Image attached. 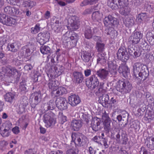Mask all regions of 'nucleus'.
<instances>
[{
	"mask_svg": "<svg viewBox=\"0 0 154 154\" xmlns=\"http://www.w3.org/2000/svg\"><path fill=\"white\" fill-rule=\"evenodd\" d=\"M146 18V14L145 13H141L139 14L136 18V20L139 22H141L145 20Z\"/></svg>",
	"mask_w": 154,
	"mask_h": 154,
	"instance_id": "45",
	"label": "nucleus"
},
{
	"mask_svg": "<svg viewBox=\"0 0 154 154\" xmlns=\"http://www.w3.org/2000/svg\"><path fill=\"white\" fill-rule=\"evenodd\" d=\"M14 94L11 92H8L5 95V99L6 101L11 103L14 98Z\"/></svg>",
	"mask_w": 154,
	"mask_h": 154,
	"instance_id": "33",
	"label": "nucleus"
},
{
	"mask_svg": "<svg viewBox=\"0 0 154 154\" xmlns=\"http://www.w3.org/2000/svg\"><path fill=\"white\" fill-rule=\"evenodd\" d=\"M5 129L9 130L12 128V124L11 122L9 121H6L5 123Z\"/></svg>",
	"mask_w": 154,
	"mask_h": 154,
	"instance_id": "54",
	"label": "nucleus"
},
{
	"mask_svg": "<svg viewBox=\"0 0 154 154\" xmlns=\"http://www.w3.org/2000/svg\"><path fill=\"white\" fill-rule=\"evenodd\" d=\"M40 96V94L38 93L35 92L31 95V98H33L35 103L37 104L38 102V99Z\"/></svg>",
	"mask_w": 154,
	"mask_h": 154,
	"instance_id": "46",
	"label": "nucleus"
},
{
	"mask_svg": "<svg viewBox=\"0 0 154 154\" xmlns=\"http://www.w3.org/2000/svg\"><path fill=\"white\" fill-rule=\"evenodd\" d=\"M107 5L112 9H116L118 8L117 0H109L107 2Z\"/></svg>",
	"mask_w": 154,
	"mask_h": 154,
	"instance_id": "36",
	"label": "nucleus"
},
{
	"mask_svg": "<svg viewBox=\"0 0 154 154\" xmlns=\"http://www.w3.org/2000/svg\"><path fill=\"white\" fill-rule=\"evenodd\" d=\"M103 83H101L100 86L101 87L99 88L97 93L100 94V95L99 97V101L103 106H105L108 103L109 100V96L108 94H105L106 90L102 88V85L104 84Z\"/></svg>",
	"mask_w": 154,
	"mask_h": 154,
	"instance_id": "4",
	"label": "nucleus"
},
{
	"mask_svg": "<svg viewBox=\"0 0 154 154\" xmlns=\"http://www.w3.org/2000/svg\"><path fill=\"white\" fill-rule=\"evenodd\" d=\"M71 24L70 27L69 26H67L68 29H69L71 31L76 30L79 27V24L78 21L75 20V18L74 17H72L71 20Z\"/></svg>",
	"mask_w": 154,
	"mask_h": 154,
	"instance_id": "20",
	"label": "nucleus"
},
{
	"mask_svg": "<svg viewBox=\"0 0 154 154\" xmlns=\"http://www.w3.org/2000/svg\"><path fill=\"white\" fill-rule=\"evenodd\" d=\"M85 75L86 77H88L91 74V70L90 69H87L84 71Z\"/></svg>",
	"mask_w": 154,
	"mask_h": 154,
	"instance_id": "60",
	"label": "nucleus"
},
{
	"mask_svg": "<svg viewBox=\"0 0 154 154\" xmlns=\"http://www.w3.org/2000/svg\"><path fill=\"white\" fill-rule=\"evenodd\" d=\"M144 69L143 66L140 63H136L133 66V75L134 78L138 80V74Z\"/></svg>",
	"mask_w": 154,
	"mask_h": 154,
	"instance_id": "10",
	"label": "nucleus"
},
{
	"mask_svg": "<svg viewBox=\"0 0 154 154\" xmlns=\"http://www.w3.org/2000/svg\"><path fill=\"white\" fill-rule=\"evenodd\" d=\"M33 68V67L30 64L26 65L24 67V69L26 70H31Z\"/></svg>",
	"mask_w": 154,
	"mask_h": 154,
	"instance_id": "59",
	"label": "nucleus"
},
{
	"mask_svg": "<svg viewBox=\"0 0 154 154\" xmlns=\"http://www.w3.org/2000/svg\"><path fill=\"white\" fill-rule=\"evenodd\" d=\"M123 23L127 27L132 26L134 23V21L133 18L127 17L123 19Z\"/></svg>",
	"mask_w": 154,
	"mask_h": 154,
	"instance_id": "31",
	"label": "nucleus"
},
{
	"mask_svg": "<svg viewBox=\"0 0 154 154\" xmlns=\"http://www.w3.org/2000/svg\"><path fill=\"white\" fill-rule=\"evenodd\" d=\"M50 38V34L47 31L40 32L38 35L37 42L40 45H43L48 41Z\"/></svg>",
	"mask_w": 154,
	"mask_h": 154,
	"instance_id": "8",
	"label": "nucleus"
},
{
	"mask_svg": "<svg viewBox=\"0 0 154 154\" xmlns=\"http://www.w3.org/2000/svg\"><path fill=\"white\" fill-rule=\"evenodd\" d=\"M147 147L151 150H154V138L148 137L146 139Z\"/></svg>",
	"mask_w": 154,
	"mask_h": 154,
	"instance_id": "24",
	"label": "nucleus"
},
{
	"mask_svg": "<svg viewBox=\"0 0 154 154\" xmlns=\"http://www.w3.org/2000/svg\"><path fill=\"white\" fill-rule=\"evenodd\" d=\"M19 89L21 91H25L27 90L26 85L22 82L20 83Z\"/></svg>",
	"mask_w": 154,
	"mask_h": 154,
	"instance_id": "57",
	"label": "nucleus"
},
{
	"mask_svg": "<svg viewBox=\"0 0 154 154\" xmlns=\"http://www.w3.org/2000/svg\"><path fill=\"white\" fill-rule=\"evenodd\" d=\"M148 75V73L146 72L144 69L138 73V80L136 79V78H135V79L136 81H137L139 83H141V82H143L146 79Z\"/></svg>",
	"mask_w": 154,
	"mask_h": 154,
	"instance_id": "17",
	"label": "nucleus"
},
{
	"mask_svg": "<svg viewBox=\"0 0 154 154\" xmlns=\"http://www.w3.org/2000/svg\"><path fill=\"white\" fill-rule=\"evenodd\" d=\"M4 11L6 14L10 15H18L21 14L19 9L16 7L12 8L7 6L5 8Z\"/></svg>",
	"mask_w": 154,
	"mask_h": 154,
	"instance_id": "15",
	"label": "nucleus"
},
{
	"mask_svg": "<svg viewBox=\"0 0 154 154\" xmlns=\"http://www.w3.org/2000/svg\"><path fill=\"white\" fill-rule=\"evenodd\" d=\"M67 91L66 88L60 87L57 89L53 91L52 92L55 94V96L57 97L66 93Z\"/></svg>",
	"mask_w": 154,
	"mask_h": 154,
	"instance_id": "23",
	"label": "nucleus"
},
{
	"mask_svg": "<svg viewBox=\"0 0 154 154\" xmlns=\"http://www.w3.org/2000/svg\"><path fill=\"white\" fill-rule=\"evenodd\" d=\"M23 53H25V56H29L31 54L30 50L29 48H27L26 47L23 48Z\"/></svg>",
	"mask_w": 154,
	"mask_h": 154,
	"instance_id": "55",
	"label": "nucleus"
},
{
	"mask_svg": "<svg viewBox=\"0 0 154 154\" xmlns=\"http://www.w3.org/2000/svg\"><path fill=\"white\" fill-rule=\"evenodd\" d=\"M117 57L119 59L126 61L129 58L126 49L124 47L120 48L117 53Z\"/></svg>",
	"mask_w": 154,
	"mask_h": 154,
	"instance_id": "6",
	"label": "nucleus"
},
{
	"mask_svg": "<svg viewBox=\"0 0 154 154\" xmlns=\"http://www.w3.org/2000/svg\"><path fill=\"white\" fill-rule=\"evenodd\" d=\"M82 123L80 120H74L71 123V126L75 131H78L82 126Z\"/></svg>",
	"mask_w": 154,
	"mask_h": 154,
	"instance_id": "18",
	"label": "nucleus"
},
{
	"mask_svg": "<svg viewBox=\"0 0 154 154\" xmlns=\"http://www.w3.org/2000/svg\"><path fill=\"white\" fill-rule=\"evenodd\" d=\"M128 52L130 55H132L133 53L135 51L134 49L133 48H131L130 47H128Z\"/></svg>",
	"mask_w": 154,
	"mask_h": 154,
	"instance_id": "63",
	"label": "nucleus"
},
{
	"mask_svg": "<svg viewBox=\"0 0 154 154\" xmlns=\"http://www.w3.org/2000/svg\"><path fill=\"white\" fill-rule=\"evenodd\" d=\"M134 57L137 58L140 55L141 53L139 50H137L136 51H134Z\"/></svg>",
	"mask_w": 154,
	"mask_h": 154,
	"instance_id": "62",
	"label": "nucleus"
},
{
	"mask_svg": "<svg viewBox=\"0 0 154 154\" xmlns=\"http://www.w3.org/2000/svg\"><path fill=\"white\" fill-rule=\"evenodd\" d=\"M58 117L61 121V123L63 124L67 121V117L66 116L64 115L62 112L59 113Z\"/></svg>",
	"mask_w": 154,
	"mask_h": 154,
	"instance_id": "49",
	"label": "nucleus"
},
{
	"mask_svg": "<svg viewBox=\"0 0 154 154\" xmlns=\"http://www.w3.org/2000/svg\"><path fill=\"white\" fill-rule=\"evenodd\" d=\"M99 83L97 77L95 75H91L86 81V85L88 87H92L93 89L98 86Z\"/></svg>",
	"mask_w": 154,
	"mask_h": 154,
	"instance_id": "7",
	"label": "nucleus"
},
{
	"mask_svg": "<svg viewBox=\"0 0 154 154\" xmlns=\"http://www.w3.org/2000/svg\"><path fill=\"white\" fill-rule=\"evenodd\" d=\"M41 28L40 24L37 23L34 27H32L31 28V32L33 34H36L40 31Z\"/></svg>",
	"mask_w": 154,
	"mask_h": 154,
	"instance_id": "41",
	"label": "nucleus"
},
{
	"mask_svg": "<svg viewBox=\"0 0 154 154\" xmlns=\"http://www.w3.org/2000/svg\"><path fill=\"white\" fill-rule=\"evenodd\" d=\"M68 99L69 103L73 106H76L81 102L79 97L75 94L71 95L68 97Z\"/></svg>",
	"mask_w": 154,
	"mask_h": 154,
	"instance_id": "12",
	"label": "nucleus"
},
{
	"mask_svg": "<svg viewBox=\"0 0 154 154\" xmlns=\"http://www.w3.org/2000/svg\"><path fill=\"white\" fill-rule=\"evenodd\" d=\"M92 119L91 127L94 131H97L100 129V125L101 123V120L100 119L97 117H94Z\"/></svg>",
	"mask_w": 154,
	"mask_h": 154,
	"instance_id": "13",
	"label": "nucleus"
},
{
	"mask_svg": "<svg viewBox=\"0 0 154 154\" xmlns=\"http://www.w3.org/2000/svg\"><path fill=\"white\" fill-rule=\"evenodd\" d=\"M97 31V29L96 28L91 29L89 26L86 27L85 31V38L88 39H90L92 38L93 35L96 33Z\"/></svg>",
	"mask_w": 154,
	"mask_h": 154,
	"instance_id": "14",
	"label": "nucleus"
},
{
	"mask_svg": "<svg viewBox=\"0 0 154 154\" xmlns=\"http://www.w3.org/2000/svg\"><path fill=\"white\" fill-rule=\"evenodd\" d=\"M96 48L98 52H102L104 49V44L103 43L97 42L96 44Z\"/></svg>",
	"mask_w": 154,
	"mask_h": 154,
	"instance_id": "48",
	"label": "nucleus"
},
{
	"mask_svg": "<svg viewBox=\"0 0 154 154\" xmlns=\"http://www.w3.org/2000/svg\"><path fill=\"white\" fill-rule=\"evenodd\" d=\"M72 141L75 145L79 146H83L86 143L87 140L86 137L81 134H73L72 136Z\"/></svg>",
	"mask_w": 154,
	"mask_h": 154,
	"instance_id": "2",
	"label": "nucleus"
},
{
	"mask_svg": "<svg viewBox=\"0 0 154 154\" xmlns=\"http://www.w3.org/2000/svg\"><path fill=\"white\" fill-rule=\"evenodd\" d=\"M98 0H84L80 4V5L82 7L88 5H92L96 4Z\"/></svg>",
	"mask_w": 154,
	"mask_h": 154,
	"instance_id": "39",
	"label": "nucleus"
},
{
	"mask_svg": "<svg viewBox=\"0 0 154 154\" xmlns=\"http://www.w3.org/2000/svg\"><path fill=\"white\" fill-rule=\"evenodd\" d=\"M80 118L86 122V123L88 124L89 121L91 120V119H92V117L91 116L87 113H81L79 115Z\"/></svg>",
	"mask_w": 154,
	"mask_h": 154,
	"instance_id": "30",
	"label": "nucleus"
},
{
	"mask_svg": "<svg viewBox=\"0 0 154 154\" xmlns=\"http://www.w3.org/2000/svg\"><path fill=\"white\" fill-rule=\"evenodd\" d=\"M6 70L7 72L10 75H15L17 72H18L17 70L15 68L10 66L7 67Z\"/></svg>",
	"mask_w": 154,
	"mask_h": 154,
	"instance_id": "40",
	"label": "nucleus"
},
{
	"mask_svg": "<svg viewBox=\"0 0 154 154\" xmlns=\"http://www.w3.org/2000/svg\"><path fill=\"white\" fill-rule=\"evenodd\" d=\"M146 38L150 45H154V35L152 36L146 35Z\"/></svg>",
	"mask_w": 154,
	"mask_h": 154,
	"instance_id": "53",
	"label": "nucleus"
},
{
	"mask_svg": "<svg viewBox=\"0 0 154 154\" xmlns=\"http://www.w3.org/2000/svg\"><path fill=\"white\" fill-rule=\"evenodd\" d=\"M94 53L93 51L85 52L82 56L83 60L85 62H88L90 60L92 57L94 55Z\"/></svg>",
	"mask_w": 154,
	"mask_h": 154,
	"instance_id": "25",
	"label": "nucleus"
},
{
	"mask_svg": "<svg viewBox=\"0 0 154 154\" xmlns=\"http://www.w3.org/2000/svg\"><path fill=\"white\" fill-rule=\"evenodd\" d=\"M128 0H117V3L118 5V8L124 7L128 5Z\"/></svg>",
	"mask_w": 154,
	"mask_h": 154,
	"instance_id": "43",
	"label": "nucleus"
},
{
	"mask_svg": "<svg viewBox=\"0 0 154 154\" xmlns=\"http://www.w3.org/2000/svg\"><path fill=\"white\" fill-rule=\"evenodd\" d=\"M79 150L75 147L68 149L66 151V154H78Z\"/></svg>",
	"mask_w": 154,
	"mask_h": 154,
	"instance_id": "51",
	"label": "nucleus"
},
{
	"mask_svg": "<svg viewBox=\"0 0 154 154\" xmlns=\"http://www.w3.org/2000/svg\"><path fill=\"white\" fill-rule=\"evenodd\" d=\"M11 131L7 129H4L3 130L1 131V134L4 137H8L10 134Z\"/></svg>",
	"mask_w": 154,
	"mask_h": 154,
	"instance_id": "50",
	"label": "nucleus"
},
{
	"mask_svg": "<svg viewBox=\"0 0 154 154\" xmlns=\"http://www.w3.org/2000/svg\"><path fill=\"white\" fill-rule=\"evenodd\" d=\"M118 71L120 73L124 75L127 74L129 72L128 68L125 64H121L119 67Z\"/></svg>",
	"mask_w": 154,
	"mask_h": 154,
	"instance_id": "32",
	"label": "nucleus"
},
{
	"mask_svg": "<svg viewBox=\"0 0 154 154\" xmlns=\"http://www.w3.org/2000/svg\"><path fill=\"white\" fill-rule=\"evenodd\" d=\"M143 34L140 32H134L129 37L128 40L129 42L133 45L138 44L143 37Z\"/></svg>",
	"mask_w": 154,
	"mask_h": 154,
	"instance_id": "5",
	"label": "nucleus"
},
{
	"mask_svg": "<svg viewBox=\"0 0 154 154\" xmlns=\"http://www.w3.org/2000/svg\"><path fill=\"white\" fill-rule=\"evenodd\" d=\"M140 153H143V154H147L148 152L147 150L144 147H142L140 150Z\"/></svg>",
	"mask_w": 154,
	"mask_h": 154,
	"instance_id": "64",
	"label": "nucleus"
},
{
	"mask_svg": "<svg viewBox=\"0 0 154 154\" xmlns=\"http://www.w3.org/2000/svg\"><path fill=\"white\" fill-rule=\"evenodd\" d=\"M96 74L102 79H106L108 75V72L105 69H100L97 71Z\"/></svg>",
	"mask_w": 154,
	"mask_h": 154,
	"instance_id": "21",
	"label": "nucleus"
},
{
	"mask_svg": "<svg viewBox=\"0 0 154 154\" xmlns=\"http://www.w3.org/2000/svg\"><path fill=\"white\" fill-rule=\"evenodd\" d=\"M88 151L90 154H96V150L93 149L91 146L88 148Z\"/></svg>",
	"mask_w": 154,
	"mask_h": 154,
	"instance_id": "61",
	"label": "nucleus"
},
{
	"mask_svg": "<svg viewBox=\"0 0 154 154\" xmlns=\"http://www.w3.org/2000/svg\"><path fill=\"white\" fill-rule=\"evenodd\" d=\"M132 88L131 84L127 81H119L116 87V89L118 91L125 93H129Z\"/></svg>",
	"mask_w": 154,
	"mask_h": 154,
	"instance_id": "3",
	"label": "nucleus"
},
{
	"mask_svg": "<svg viewBox=\"0 0 154 154\" xmlns=\"http://www.w3.org/2000/svg\"><path fill=\"white\" fill-rule=\"evenodd\" d=\"M56 81H53L52 80H49L48 84V86L50 89L52 90H55L56 89L55 87H57V84H56Z\"/></svg>",
	"mask_w": 154,
	"mask_h": 154,
	"instance_id": "44",
	"label": "nucleus"
},
{
	"mask_svg": "<svg viewBox=\"0 0 154 154\" xmlns=\"http://www.w3.org/2000/svg\"><path fill=\"white\" fill-rule=\"evenodd\" d=\"M55 107L54 101L53 100H50L47 103H45L44 106V110L47 111L48 110H52Z\"/></svg>",
	"mask_w": 154,
	"mask_h": 154,
	"instance_id": "27",
	"label": "nucleus"
},
{
	"mask_svg": "<svg viewBox=\"0 0 154 154\" xmlns=\"http://www.w3.org/2000/svg\"><path fill=\"white\" fill-rule=\"evenodd\" d=\"M12 131L15 134H18L20 132L19 128L17 126H15L12 129Z\"/></svg>",
	"mask_w": 154,
	"mask_h": 154,
	"instance_id": "58",
	"label": "nucleus"
},
{
	"mask_svg": "<svg viewBox=\"0 0 154 154\" xmlns=\"http://www.w3.org/2000/svg\"><path fill=\"white\" fill-rule=\"evenodd\" d=\"M79 36L77 34L73 32L72 35L70 37V39L73 41L72 42H74V45H75L79 38Z\"/></svg>",
	"mask_w": 154,
	"mask_h": 154,
	"instance_id": "47",
	"label": "nucleus"
},
{
	"mask_svg": "<svg viewBox=\"0 0 154 154\" xmlns=\"http://www.w3.org/2000/svg\"><path fill=\"white\" fill-rule=\"evenodd\" d=\"M108 66L109 73L112 75H115L117 73V67L115 62H109L108 64Z\"/></svg>",
	"mask_w": 154,
	"mask_h": 154,
	"instance_id": "19",
	"label": "nucleus"
},
{
	"mask_svg": "<svg viewBox=\"0 0 154 154\" xmlns=\"http://www.w3.org/2000/svg\"><path fill=\"white\" fill-rule=\"evenodd\" d=\"M103 16V14L99 11H96L94 12L92 15V19L95 21L100 20Z\"/></svg>",
	"mask_w": 154,
	"mask_h": 154,
	"instance_id": "28",
	"label": "nucleus"
},
{
	"mask_svg": "<svg viewBox=\"0 0 154 154\" xmlns=\"http://www.w3.org/2000/svg\"><path fill=\"white\" fill-rule=\"evenodd\" d=\"M106 54L105 53H98L97 54V62L98 64H103L105 63L106 61Z\"/></svg>",
	"mask_w": 154,
	"mask_h": 154,
	"instance_id": "26",
	"label": "nucleus"
},
{
	"mask_svg": "<svg viewBox=\"0 0 154 154\" xmlns=\"http://www.w3.org/2000/svg\"><path fill=\"white\" fill-rule=\"evenodd\" d=\"M19 47L17 42H14L11 44H8L7 47V50L10 51L12 52H15L17 51Z\"/></svg>",
	"mask_w": 154,
	"mask_h": 154,
	"instance_id": "29",
	"label": "nucleus"
},
{
	"mask_svg": "<svg viewBox=\"0 0 154 154\" xmlns=\"http://www.w3.org/2000/svg\"><path fill=\"white\" fill-rule=\"evenodd\" d=\"M56 116L54 113L50 111L45 113L43 117V121L47 128L54 127L56 122Z\"/></svg>",
	"mask_w": 154,
	"mask_h": 154,
	"instance_id": "1",
	"label": "nucleus"
},
{
	"mask_svg": "<svg viewBox=\"0 0 154 154\" xmlns=\"http://www.w3.org/2000/svg\"><path fill=\"white\" fill-rule=\"evenodd\" d=\"M104 33L106 35H109L110 37L112 38L114 36L115 31L114 30L112 27H110L106 29Z\"/></svg>",
	"mask_w": 154,
	"mask_h": 154,
	"instance_id": "42",
	"label": "nucleus"
},
{
	"mask_svg": "<svg viewBox=\"0 0 154 154\" xmlns=\"http://www.w3.org/2000/svg\"><path fill=\"white\" fill-rule=\"evenodd\" d=\"M28 99H23L21 102V105L19 106V109L20 113L23 112L25 109V108L28 104Z\"/></svg>",
	"mask_w": 154,
	"mask_h": 154,
	"instance_id": "38",
	"label": "nucleus"
},
{
	"mask_svg": "<svg viewBox=\"0 0 154 154\" xmlns=\"http://www.w3.org/2000/svg\"><path fill=\"white\" fill-rule=\"evenodd\" d=\"M58 24H59L58 21H56V24L54 27V30L56 32H58L60 30L61 28V27L58 25Z\"/></svg>",
	"mask_w": 154,
	"mask_h": 154,
	"instance_id": "56",
	"label": "nucleus"
},
{
	"mask_svg": "<svg viewBox=\"0 0 154 154\" xmlns=\"http://www.w3.org/2000/svg\"><path fill=\"white\" fill-rule=\"evenodd\" d=\"M111 122V120L110 118L105 119L104 121V129L108 132L111 129L110 123Z\"/></svg>",
	"mask_w": 154,
	"mask_h": 154,
	"instance_id": "34",
	"label": "nucleus"
},
{
	"mask_svg": "<svg viewBox=\"0 0 154 154\" xmlns=\"http://www.w3.org/2000/svg\"><path fill=\"white\" fill-rule=\"evenodd\" d=\"M73 75L75 81L78 83L82 82L84 79L83 75L80 72H73Z\"/></svg>",
	"mask_w": 154,
	"mask_h": 154,
	"instance_id": "22",
	"label": "nucleus"
},
{
	"mask_svg": "<svg viewBox=\"0 0 154 154\" xmlns=\"http://www.w3.org/2000/svg\"><path fill=\"white\" fill-rule=\"evenodd\" d=\"M103 22L105 26H106L109 25H114L116 24V19L111 15H109L105 18Z\"/></svg>",
	"mask_w": 154,
	"mask_h": 154,
	"instance_id": "16",
	"label": "nucleus"
},
{
	"mask_svg": "<svg viewBox=\"0 0 154 154\" xmlns=\"http://www.w3.org/2000/svg\"><path fill=\"white\" fill-rule=\"evenodd\" d=\"M55 103L56 106L60 109H65L67 108V102L65 98L61 97L57 99Z\"/></svg>",
	"mask_w": 154,
	"mask_h": 154,
	"instance_id": "11",
	"label": "nucleus"
},
{
	"mask_svg": "<svg viewBox=\"0 0 154 154\" xmlns=\"http://www.w3.org/2000/svg\"><path fill=\"white\" fill-rule=\"evenodd\" d=\"M41 52L43 54H49L51 53V48L47 45H43L40 48Z\"/></svg>",
	"mask_w": 154,
	"mask_h": 154,
	"instance_id": "37",
	"label": "nucleus"
},
{
	"mask_svg": "<svg viewBox=\"0 0 154 154\" xmlns=\"http://www.w3.org/2000/svg\"><path fill=\"white\" fill-rule=\"evenodd\" d=\"M131 11V9L128 5L123 8H121L120 10V13L124 16L128 15Z\"/></svg>",
	"mask_w": 154,
	"mask_h": 154,
	"instance_id": "35",
	"label": "nucleus"
},
{
	"mask_svg": "<svg viewBox=\"0 0 154 154\" xmlns=\"http://www.w3.org/2000/svg\"><path fill=\"white\" fill-rule=\"evenodd\" d=\"M26 6H27L30 8H32L35 5V3L33 1H26L24 2Z\"/></svg>",
	"mask_w": 154,
	"mask_h": 154,
	"instance_id": "52",
	"label": "nucleus"
},
{
	"mask_svg": "<svg viewBox=\"0 0 154 154\" xmlns=\"http://www.w3.org/2000/svg\"><path fill=\"white\" fill-rule=\"evenodd\" d=\"M1 22L8 26H12L16 24V20L11 17L3 15L1 18Z\"/></svg>",
	"mask_w": 154,
	"mask_h": 154,
	"instance_id": "9",
	"label": "nucleus"
}]
</instances>
